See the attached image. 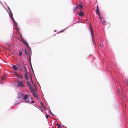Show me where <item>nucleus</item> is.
I'll use <instances>...</instances> for the list:
<instances>
[{"mask_svg": "<svg viewBox=\"0 0 128 128\" xmlns=\"http://www.w3.org/2000/svg\"><path fill=\"white\" fill-rule=\"evenodd\" d=\"M17 86L18 87L20 86L21 87H23L24 86V82L21 80L20 81L18 80H17Z\"/></svg>", "mask_w": 128, "mask_h": 128, "instance_id": "nucleus-1", "label": "nucleus"}, {"mask_svg": "<svg viewBox=\"0 0 128 128\" xmlns=\"http://www.w3.org/2000/svg\"><path fill=\"white\" fill-rule=\"evenodd\" d=\"M29 95H26L24 94V96L23 98V99H24L26 102L27 103H30V101L29 100V99H28V97Z\"/></svg>", "mask_w": 128, "mask_h": 128, "instance_id": "nucleus-2", "label": "nucleus"}, {"mask_svg": "<svg viewBox=\"0 0 128 128\" xmlns=\"http://www.w3.org/2000/svg\"><path fill=\"white\" fill-rule=\"evenodd\" d=\"M24 94L21 93H19L17 95V97L19 100L21 101L22 100L24 96Z\"/></svg>", "mask_w": 128, "mask_h": 128, "instance_id": "nucleus-3", "label": "nucleus"}, {"mask_svg": "<svg viewBox=\"0 0 128 128\" xmlns=\"http://www.w3.org/2000/svg\"><path fill=\"white\" fill-rule=\"evenodd\" d=\"M9 15L10 18L13 21L15 25L16 26V24H17V23L14 20V18L12 13L11 12H10V13L9 14Z\"/></svg>", "mask_w": 128, "mask_h": 128, "instance_id": "nucleus-4", "label": "nucleus"}, {"mask_svg": "<svg viewBox=\"0 0 128 128\" xmlns=\"http://www.w3.org/2000/svg\"><path fill=\"white\" fill-rule=\"evenodd\" d=\"M12 68L14 70H20L21 69L18 65L16 66L13 65L12 66Z\"/></svg>", "mask_w": 128, "mask_h": 128, "instance_id": "nucleus-5", "label": "nucleus"}, {"mask_svg": "<svg viewBox=\"0 0 128 128\" xmlns=\"http://www.w3.org/2000/svg\"><path fill=\"white\" fill-rule=\"evenodd\" d=\"M76 6L78 7V9H80V10H81L82 9V6L81 4H77Z\"/></svg>", "mask_w": 128, "mask_h": 128, "instance_id": "nucleus-6", "label": "nucleus"}, {"mask_svg": "<svg viewBox=\"0 0 128 128\" xmlns=\"http://www.w3.org/2000/svg\"><path fill=\"white\" fill-rule=\"evenodd\" d=\"M16 77L20 79H21L23 78V76L22 75L19 74H18L16 75Z\"/></svg>", "mask_w": 128, "mask_h": 128, "instance_id": "nucleus-7", "label": "nucleus"}, {"mask_svg": "<svg viewBox=\"0 0 128 128\" xmlns=\"http://www.w3.org/2000/svg\"><path fill=\"white\" fill-rule=\"evenodd\" d=\"M27 85L28 86V87L29 88H32L31 85L30 84V83L29 82H27Z\"/></svg>", "mask_w": 128, "mask_h": 128, "instance_id": "nucleus-8", "label": "nucleus"}, {"mask_svg": "<svg viewBox=\"0 0 128 128\" xmlns=\"http://www.w3.org/2000/svg\"><path fill=\"white\" fill-rule=\"evenodd\" d=\"M22 41L25 45H27H27L28 44V43L24 40L23 39H22Z\"/></svg>", "mask_w": 128, "mask_h": 128, "instance_id": "nucleus-9", "label": "nucleus"}, {"mask_svg": "<svg viewBox=\"0 0 128 128\" xmlns=\"http://www.w3.org/2000/svg\"><path fill=\"white\" fill-rule=\"evenodd\" d=\"M90 31H91V36L92 37H93V35H94V33H93L92 29V28L90 26Z\"/></svg>", "mask_w": 128, "mask_h": 128, "instance_id": "nucleus-10", "label": "nucleus"}, {"mask_svg": "<svg viewBox=\"0 0 128 128\" xmlns=\"http://www.w3.org/2000/svg\"><path fill=\"white\" fill-rule=\"evenodd\" d=\"M32 93L34 96L35 97V98L37 97V96L36 94L35 91L34 92L33 91V92H32Z\"/></svg>", "mask_w": 128, "mask_h": 128, "instance_id": "nucleus-11", "label": "nucleus"}, {"mask_svg": "<svg viewBox=\"0 0 128 128\" xmlns=\"http://www.w3.org/2000/svg\"><path fill=\"white\" fill-rule=\"evenodd\" d=\"M78 15L80 16H83L84 15V13L81 11L79 13Z\"/></svg>", "mask_w": 128, "mask_h": 128, "instance_id": "nucleus-12", "label": "nucleus"}, {"mask_svg": "<svg viewBox=\"0 0 128 128\" xmlns=\"http://www.w3.org/2000/svg\"><path fill=\"white\" fill-rule=\"evenodd\" d=\"M102 23L103 24H105V23H106V22L104 21V20H103L102 18L100 19Z\"/></svg>", "mask_w": 128, "mask_h": 128, "instance_id": "nucleus-13", "label": "nucleus"}, {"mask_svg": "<svg viewBox=\"0 0 128 128\" xmlns=\"http://www.w3.org/2000/svg\"><path fill=\"white\" fill-rule=\"evenodd\" d=\"M96 12L97 14H99L100 13V12H99V9H98V6L97 7V8L96 10Z\"/></svg>", "mask_w": 128, "mask_h": 128, "instance_id": "nucleus-14", "label": "nucleus"}, {"mask_svg": "<svg viewBox=\"0 0 128 128\" xmlns=\"http://www.w3.org/2000/svg\"><path fill=\"white\" fill-rule=\"evenodd\" d=\"M78 7L77 6H76L74 8L73 10V11L74 12H75L76 10H78Z\"/></svg>", "mask_w": 128, "mask_h": 128, "instance_id": "nucleus-15", "label": "nucleus"}, {"mask_svg": "<svg viewBox=\"0 0 128 128\" xmlns=\"http://www.w3.org/2000/svg\"><path fill=\"white\" fill-rule=\"evenodd\" d=\"M22 52L20 50H19V54L20 56H22Z\"/></svg>", "mask_w": 128, "mask_h": 128, "instance_id": "nucleus-16", "label": "nucleus"}, {"mask_svg": "<svg viewBox=\"0 0 128 128\" xmlns=\"http://www.w3.org/2000/svg\"><path fill=\"white\" fill-rule=\"evenodd\" d=\"M25 52V54L26 55H28V52H27V50L26 49H25L24 50Z\"/></svg>", "mask_w": 128, "mask_h": 128, "instance_id": "nucleus-17", "label": "nucleus"}, {"mask_svg": "<svg viewBox=\"0 0 128 128\" xmlns=\"http://www.w3.org/2000/svg\"><path fill=\"white\" fill-rule=\"evenodd\" d=\"M56 125L58 126V128H62L61 126L58 124H56Z\"/></svg>", "mask_w": 128, "mask_h": 128, "instance_id": "nucleus-18", "label": "nucleus"}, {"mask_svg": "<svg viewBox=\"0 0 128 128\" xmlns=\"http://www.w3.org/2000/svg\"><path fill=\"white\" fill-rule=\"evenodd\" d=\"M25 77L26 78L27 80H28V76L26 73H25Z\"/></svg>", "mask_w": 128, "mask_h": 128, "instance_id": "nucleus-19", "label": "nucleus"}, {"mask_svg": "<svg viewBox=\"0 0 128 128\" xmlns=\"http://www.w3.org/2000/svg\"><path fill=\"white\" fill-rule=\"evenodd\" d=\"M6 78L5 76H3L2 77V80H4L6 79Z\"/></svg>", "mask_w": 128, "mask_h": 128, "instance_id": "nucleus-20", "label": "nucleus"}, {"mask_svg": "<svg viewBox=\"0 0 128 128\" xmlns=\"http://www.w3.org/2000/svg\"><path fill=\"white\" fill-rule=\"evenodd\" d=\"M30 89V91H31V92L32 93V92H33V91H34V90H33L32 88H29Z\"/></svg>", "mask_w": 128, "mask_h": 128, "instance_id": "nucleus-21", "label": "nucleus"}, {"mask_svg": "<svg viewBox=\"0 0 128 128\" xmlns=\"http://www.w3.org/2000/svg\"><path fill=\"white\" fill-rule=\"evenodd\" d=\"M98 14V15L99 18H100V19H102V18L101 17V15L100 14V13Z\"/></svg>", "mask_w": 128, "mask_h": 128, "instance_id": "nucleus-22", "label": "nucleus"}, {"mask_svg": "<svg viewBox=\"0 0 128 128\" xmlns=\"http://www.w3.org/2000/svg\"><path fill=\"white\" fill-rule=\"evenodd\" d=\"M49 116V115H48V114H46V118H48Z\"/></svg>", "mask_w": 128, "mask_h": 128, "instance_id": "nucleus-23", "label": "nucleus"}, {"mask_svg": "<svg viewBox=\"0 0 128 128\" xmlns=\"http://www.w3.org/2000/svg\"><path fill=\"white\" fill-rule=\"evenodd\" d=\"M28 49L29 50H30V52H31V53H32V51H31V49L30 48V47H28Z\"/></svg>", "mask_w": 128, "mask_h": 128, "instance_id": "nucleus-24", "label": "nucleus"}, {"mask_svg": "<svg viewBox=\"0 0 128 128\" xmlns=\"http://www.w3.org/2000/svg\"><path fill=\"white\" fill-rule=\"evenodd\" d=\"M18 74L17 73H14V74L16 76V75Z\"/></svg>", "mask_w": 128, "mask_h": 128, "instance_id": "nucleus-25", "label": "nucleus"}, {"mask_svg": "<svg viewBox=\"0 0 128 128\" xmlns=\"http://www.w3.org/2000/svg\"><path fill=\"white\" fill-rule=\"evenodd\" d=\"M50 114L52 115V116L54 115L53 114H52V113L51 111H50Z\"/></svg>", "mask_w": 128, "mask_h": 128, "instance_id": "nucleus-26", "label": "nucleus"}, {"mask_svg": "<svg viewBox=\"0 0 128 128\" xmlns=\"http://www.w3.org/2000/svg\"><path fill=\"white\" fill-rule=\"evenodd\" d=\"M40 104H41L42 106H43V104L42 102H40Z\"/></svg>", "mask_w": 128, "mask_h": 128, "instance_id": "nucleus-27", "label": "nucleus"}, {"mask_svg": "<svg viewBox=\"0 0 128 128\" xmlns=\"http://www.w3.org/2000/svg\"><path fill=\"white\" fill-rule=\"evenodd\" d=\"M31 102L32 103H33V104H34V103L35 102H34L33 101V100H32L31 101Z\"/></svg>", "mask_w": 128, "mask_h": 128, "instance_id": "nucleus-28", "label": "nucleus"}, {"mask_svg": "<svg viewBox=\"0 0 128 128\" xmlns=\"http://www.w3.org/2000/svg\"><path fill=\"white\" fill-rule=\"evenodd\" d=\"M27 47H28H28H30V46H29L28 44H28L27 45H26Z\"/></svg>", "mask_w": 128, "mask_h": 128, "instance_id": "nucleus-29", "label": "nucleus"}, {"mask_svg": "<svg viewBox=\"0 0 128 128\" xmlns=\"http://www.w3.org/2000/svg\"><path fill=\"white\" fill-rule=\"evenodd\" d=\"M27 47H28H28H30V46H29L28 44H28L27 45H26Z\"/></svg>", "mask_w": 128, "mask_h": 128, "instance_id": "nucleus-30", "label": "nucleus"}, {"mask_svg": "<svg viewBox=\"0 0 128 128\" xmlns=\"http://www.w3.org/2000/svg\"><path fill=\"white\" fill-rule=\"evenodd\" d=\"M92 40L94 42V38H93V37H92Z\"/></svg>", "mask_w": 128, "mask_h": 128, "instance_id": "nucleus-31", "label": "nucleus"}, {"mask_svg": "<svg viewBox=\"0 0 128 128\" xmlns=\"http://www.w3.org/2000/svg\"><path fill=\"white\" fill-rule=\"evenodd\" d=\"M31 80L32 82V83H33V82H32V79H31Z\"/></svg>", "mask_w": 128, "mask_h": 128, "instance_id": "nucleus-32", "label": "nucleus"}, {"mask_svg": "<svg viewBox=\"0 0 128 128\" xmlns=\"http://www.w3.org/2000/svg\"><path fill=\"white\" fill-rule=\"evenodd\" d=\"M8 46H9V45L8 44H6Z\"/></svg>", "mask_w": 128, "mask_h": 128, "instance_id": "nucleus-33", "label": "nucleus"}, {"mask_svg": "<svg viewBox=\"0 0 128 128\" xmlns=\"http://www.w3.org/2000/svg\"><path fill=\"white\" fill-rule=\"evenodd\" d=\"M30 63H30V62H31V60H30Z\"/></svg>", "mask_w": 128, "mask_h": 128, "instance_id": "nucleus-34", "label": "nucleus"}, {"mask_svg": "<svg viewBox=\"0 0 128 128\" xmlns=\"http://www.w3.org/2000/svg\"><path fill=\"white\" fill-rule=\"evenodd\" d=\"M0 2L1 4H2V2H0Z\"/></svg>", "mask_w": 128, "mask_h": 128, "instance_id": "nucleus-35", "label": "nucleus"}, {"mask_svg": "<svg viewBox=\"0 0 128 128\" xmlns=\"http://www.w3.org/2000/svg\"><path fill=\"white\" fill-rule=\"evenodd\" d=\"M101 46V45H100V46Z\"/></svg>", "mask_w": 128, "mask_h": 128, "instance_id": "nucleus-36", "label": "nucleus"}, {"mask_svg": "<svg viewBox=\"0 0 128 128\" xmlns=\"http://www.w3.org/2000/svg\"><path fill=\"white\" fill-rule=\"evenodd\" d=\"M15 105H16V104H15Z\"/></svg>", "mask_w": 128, "mask_h": 128, "instance_id": "nucleus-37", "label": "nucleus"}, {"mask_svg": "<svg viewBox=\"0 0 128 128\" xmlns=\"http://www.w3.org/2000/svg\"><path fill=\"white\" fill-rule=\"evenodd\" d=\"M31 99L32 100V98H31Z\"/></svg>", "mask_w": 128, "mask_h": 128, "instance_id": "nucleus-38", "label": "nucleus"}]
</instances>
